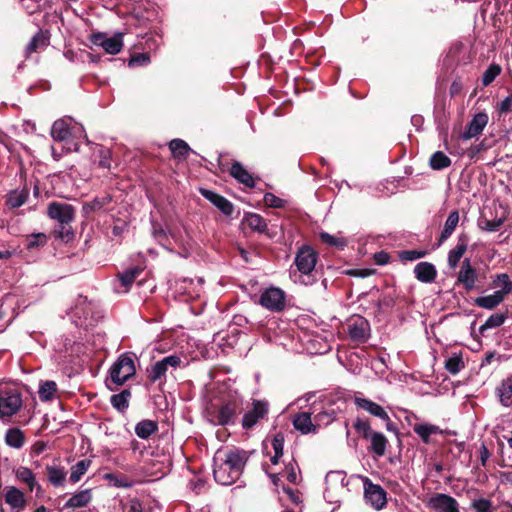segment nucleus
I'll return each mask as SVG.
<instances>
[{"label":"nucleus","instance_id":"1","mask_svg":"<svg viewBox=\"0 0 512 512\" xmlns=\"http://www.w3.org/2000/svg\"><path fill=\"white\" fill-rule=\"evenodd\" d=\"M248 459V453L237 448L225 452L224 458L215 457L213 469L215 481L221 485L235 483L243 473Z\"/></svg>","mask_w":512,"mask_h":512},{"label":"nucleus","instance_id":"2","mask_svg":"<svg viewBox=\"0 0 512 512\" xmlns=\"http://www.w3.org/2000/svg\"><path fill=\"white\" fill-rule=\"evenodd\" d=\"M47 215L58 222V227L53 231L55 238L65 243L74 239L75 233L70 225L75 218V208L72 205L53 201L47 207Z\"/></svg>","mask_w":512,"mask_h":512},{"label":"nucleus","instance_id":"3","mask_svg":"<svg viewBox=\"0 0 512 512\" xmlns=\"http://www.w3.org/2000/svg\"><path fill=\"white\" fill-rule=\"evenodd\" d=\"M317 260V251L309 245H302L296 253L294 263L298 271L308 277V280H303L305 285H311L315 281V279L310 278L315 271Z\"/></svg>","mask_w":512,"mask_h":512},{"label":"nucleus","instance_id":"4","mask_svg":"<svg viewBox=\"0 0 512 512\" xmlns=\"http://www.w3.org/2000/svg\"><path fill=\"white\" fill-rule=\"evenodd\" d=\"M243 411V401L239 398H231L222 403L213 417L217 425H234L237 417Z\"/></svg>","mask_w":512,"mask_h":512},{"label":"nucleus","instance_id":"5","mask_svg":"<svg viewBox=\"0 0 512 512\" xmlns=\"http://www.w3.org/2000/svg\"><path fill=\"white\" fill-rule=\"evenodd\" d=\"M111 381L120 386L136 373L134 361L131 356L122 354L110 368Z\"/></svg>","mask_w":512,"mask_h":512},{"label":"nucleus","instance_id":"6","mask_svg":"<svg viewBox=\"0 0 512 512\" xmlns=\"http://www.w3.org/2000/svg\"><path fill=\"white\" fill-rule=\"evenodd\" d=\"M456 284H460L466 291L473 289H479L482 287L480 275L476 268L472 266L469 258H465L460 266V270L457 273Z\"/></svg>","mask_w":512,"mask_h":512},{"label":"nucleus","instance_id":"7","mask_svg":"<svg viewBox=\"0 0 512 512\" xmlns=\"http://www.w3.org/2000/svg\"><path fill=\"white\" fill-rule=\"evenodd\" d=\"M22 406L21 393L16 389H0V418L16 414Z\"/></svg>","mask_w":512,"mask_h":512},{"label":"nucleus","instance_id":"8","mask_svg":"<svg viewBox=\"0 0 512 512\" xmlns=\"http://www.w3.org/2000/svg\"><path fill=\"white\" fill-rule=\"evenodd\" d=\"M259 304L272 312L283 311L286 306L285 292L277 287L267 288L260 295Z\"/></svg>","mask_w":512,"mask_h":512},{"label":"nucleus","instance_id":"9","mask_svg":"<svg viewBox=\"0 0 512 512\" xmlns=\"http://www.w3.org/2000/svg\"><path fill=\"white\" fill-rule=\"evenodd\" d=\"M364 499L374 509L381 510L387 503V493L378 484H374L368 477L363 480Z\"/></svg>","mask_w":512,"mask_h":512},{"label":"nucleus","instance_id":"10","mask_svg":"<svg viewBox=\"0 0 512 512\" xmlns=\"http://www.w3.org/2000/svg\"><path fill=\"white\" fill-rule=\"evenodd\" d=\"M347 333L353 342L365 343L370 336V323L366 318L355 315L347 323Z\"/></svg>","mask_w":512,"mask_h":512},{"label":"nucleus","instance_id":"11","mask_svg":"<svg viewBox=\"0 0 512 512\" xmlns=\"http://www.w3.org/2000/svg\"><path fill=\"white\" fill-rule=\"evenodd\" d=\"M78 132H81L79 127L72 125V118H61L56 120L51 128V136L55 141H67Z\"/></svg>","mask_w":512,"mask_h":512},{"label":"nucleus","instance_id":"12","mask_svg":"<svg viewBox=\"0 0 512 512\" xmlns=\"http://www.w3.org/2000/svg\"><path fill=\"white\" fill-rule=\"evenodd\" d=\"M252 409L247 411L242 418V427L245 430L252 429L260 420L268 415V404L261 400H254Z\"/></svg>","mask_w":512,"mask_h":512},{"label":"nucleus","instance_id":"13","mask_svg":"<svg viewBox=\"0 0 512 512\" xmlns=\"http://www.w3.org/2000/svg\"><path fill=\"white\" fill-rule=\"evenodd\" d=\"M181 364V359L177 355H170L164 357L162 360L157 361L148 370V379L150 382L155 383L165 377L168 367L177 368Z\"/></svg>","mask_w":512,"mask_h":512},{"label":"nucleus","instance_id":"14","mask_svg":"<svg viewBox=\"0 0 512 512\" xmlns=\"http://www.w3.org/2000/svg\"><path fill=\"white\" fill-rule=\"evenodd\" d=\"M427 506L435 512H460L457 500L443 493H437L432 496Z\"/></svg>","mask_w":512,"mask_h":512},{"label":"nucleus","instance_id":"15","mask_svg":"<svg viewBox=\"0 0 512 512\" xmlns=\"http://www.w3.org/2000/svg\"><path fill=\"white\" fill-rule=\"evenodd\" d=\"M93 43L112 55L118 54L123 48V39L120 33L109 38L102 33L96 34L93 37Z\"/></svg>","mask_w":512,"mask_h":512},{"label":"nucleus","instance_id":"16","mask_svg":"<svg viewBox=\"0 0 512 512\" xmlns=\"http://www.w3.org/2000/svg\"><path fill=\"white\" fill-rule=\"evenodd\" d=\"M199 192L205 199L217 207L224 215H232L234 211V205L228 199L207 188H200Z\"/></svg>","mask_w":512,"mask_h":512},{"label":"nucleus","instance_id":"17","mask_svg":"<svg viewBox=\"0 0 512 512\" xmlns=\"http://www.w3.org/2000/svg\"><path fill=\"white\" fill-rule=\"evenodd\" d=\"M469 240L470 238L467 233L463 232L459 234L457 245L448 253V265L450 268L454 269L457 267L461 258L467 251Z\"/></svg>","mask_w":512,"mask_h":512},{"label":"nucleus","instance_id":"18","mask_svg":"<svg viewBox=\"0 0 512 512\" xmlns=\"http://www.w3.org/2000/svg\"><path fill=\"white\" fill-rule=\"evenodd\" d=\"M488 119V115L485 112L476 113L468 123L462 138L468 140L481 134L488 123Z\"/></svg>","mask_w":512,"mask_h":512},{"label":"nucleus","instance_id":"19","mask_svg":"<svg viewBox=\"0 0 512 512\" xmlns=\"http://www.w3.org/2000/svg\"><path fill=\"white\" fill-rule=\"evenodd\" d=\"M243 223L253 231L265 234L269 238H273L275 236V234L270 232L268 229L266 220L257 213H246L244 215Z\"/></svg>","mask_w":512,"mask_h":512},{"label":"nucleus","instance_id":"20","mask_svg":"<svg viewBox=\"0 0 512 512\" xmlns=\"http://www.w3.org/2000/svg\"><path fill=\"white\" fill-rule=\"evenodd\" d=\"M354 403L358 408L367 411L369 414L378 417L381 420H388V413L384 410L382 406H380L376 402H373L372 400L367 398L356 396L354 399Z\"/></svg>","mask_w":512,"mask_h":512},{"label":"nucleus","instance_id":"21","mask_svg":"<svg viewBox=\"0 0 512 512\" xmlns=\"http://www.w3.org/2000/svg\"><path fill=\"white\" fill-rule=\"evenodd\" d=\"M229 174L237 180L239 183L245 185L248 188L255 186V181L252 174L244 168L239 161H234L229 168Z\"/></svg>","mask_w":512,"mask_h":512},{"label":"nucleus","instance_id":"22","mask_svg":"<svg viewBox=\"0 0 512 512\" xmlns=\"http://www.w3.org/2000/svg\"><path fill=\"white\" fill-rule=\"evenodd\" d=\"M5 502L12 508L18 511L23 510L27 505L25 494L14 486L6 487Z\"/></svg>","mask_w":512,"mask_h":512},{"label":"nucleus","instance_id":"23","mask_svg":"<svg viewBox=\"0 0 512 512\" xmlns=\"http://www.w3.org/2000/svg\"><path fill=\"white\" fill-rule=\"evenodd\" d=\"M414 274L422 283H433L437 277V270L430 262H419L414 267Z\"/></svg>","mask_w":512,"mask_h":512},{"label":"nucleus","instance_id":"24","mask_svg":"<svg viewBox=\"0 0 512 512\" xmlns=\"http://www.w3.org/2000/svg\"><path fill=\"white\" fill-rule=\"evenodd\" d=\"M112 200L113 196L111 194H105L103 196L93 198L90 202H85L82 206L83 216L85 218H89L92 213L100 211L109 205Z\"/></svg>","mask_w":512,"mask_h":512},{"label":"nucleus","instance_id":"25","mask_svg":"<svg viewBox=\"0 0 512 512\" xmlns=\"http://www.w3.org/2000/svg\"><path fill=\"white\" fill-rule=\"evenodd\" d=\"M293 426L302 434L316 432L319 427V425L313 424L311 414L309 412H299L295 414L293 417Z\"/></svg>","mask_w":512,"mask_h":512},{"label":"nucleus","instance_id":"26","mask_svg":"<svg viewBox=\"0 0 512 512\" xmlns=\"http://www.w3.org/2000/svg\"><path fill=\"white\" fill-rule=\"evenodd\" d=\"M506 291H495L491 295L480 296L474 299V305L487 310H493L505 299Z\"/></svg>","mask_w":512,"mask_h":512},{"label":"nucleus","instance_id":"27","mask_svg":"<svg viewBox=\"0 0 512 512\" xmlns=\"http://www.w3.org/2000/svg\"><path fill=\"white\" fill-rule=\"evenodd\" d=\"M496 395L501 405L504 407L512 406V377H507L501 381L500 385L496 388Z\"/></svg>","mask_w":512,"mask_h":512},{"label":"nucleus","instance_id":"28","mask_svg":"<svg viewBox=\"0 0 512 512\" xmlns=\"http://www.w3.org/2000/svg\"><path fill=\"white\" fill-rule=\"evenodd\" d=\"M369 451L377 457H382L386 453V447L388 445V439L381 432H374L370 437Z\"/></svg>","mask_w":512,"mask_h":512},{"label":"nucleus","instance_id":"29","mask_svg":"<svg viewBox=\"0 0 512 512\" xmlns=\"http://www.w3.org/2000/svg\"><path fill=\"white\" fill-rule=\"evenodd\" d=\"M459 223V212L457 210H453L450 212L447 217L444 228L438 239V246H440L444 241H446L455 231L457 225Z\"/></svg>","mask_w":512,"mask_h":512},{"label":"nucleus","instance_id":"30","mask_svg":"<svg viewBox=\"0 0 512 512\" xmlns=\"http://www.w3.org/2000/svg\"><path fill=\"white\" fill-rule=\"evenodd\" d=\"M92 500L90 489L81 490L71 496L65 503L64 508H82L85 507Z\"/></svg>","mask_w":512,"mask_h":512},{"label":"nucleus","instance_id":"31","mask_svg":"<svg viewBox=\"0 0 512 512\" xmlns=\"http://www.w3.org/2000/svg\"><path fill=\"white\" fill-rule=\"evenodd\" d=\"M413 431L421 438L425 444H429L431 442L430 436L432 434L442 433L438 426L429 423L415 424L413 425Z\"/></svg>","mask_w":512,"mask_h":512},{"label":"nucleus","instance_id":"32","mask_svg":"<svg viewBox=\"0 0 512 512\" xmlns=\"http://www.w3.org/2000/svg\"><path fill=\"white\" fill-rule=\"evenodd\" d=\"M25 434L17 427H13L7 430L5 434V443L15 449H20L25 444Z\"/></svg>","mask_w":512,"mask_h":512},{"label":"nucleus","instance_id":"33","mask_svg":"<svg viewBox=\"0 0 512 512\" xmlns=\"http://www.w3.org/2000/svg\"><path fill=\"white\" fill-rule=\"evenodd\" d=\"M29 189L24 187L21 190H13L7 195L6 204L12 208L21 207L28 199Z\"/></svg>","mask_w":512,"mask_h":512},{"label":"nucleus","instance_id":"34","mask_svg":"<svg viewBox=\"0 0 512 512\" xmlns=\"http://www.w3.org/2000/svg\"><path fill=\"white\" fill-rule=\"evenodd\" d=\"M46 473L49 482L53 486H63L66 478V471L63 467H57L54 465L46 466Z\"/></svg>","mask_w":512,"mask_h":512},{"label":"nucleus","instance_id":"35","mask_svg":"<svg viewBox=\"0 0 512 512\" xmlns=\"http://www.w3.org/2000/svg\"><path fill=\"white\" fill-rule=\"evenodd\" d=\"M169 148L173 157L178 160L186 159L191 151L189 145L184 140L178 138L170 141Z\"/></svg>","mask_w":512,"mask_h":512},{"label":"nucleus","instance_id":"36","mask_svg":"<svg viewBox=\"0 0 512 512\" xmlns=\"http://www.w3.org/2000/svg\"><path fill=\"white\" fill-rule=\"evenodd\" d=\"M158 430V423L153 420H142L135 427V433L142 439H148Z\"/></svg>","mask_w":512,"mask_h":512},{"label":"nucleus","instance_id":"37","mask_svg":"<svg viewBox=\"0 0 512 512\" xmlns=\"http://www.w3.org/2000/svg\"><path fill=\"white\" fill-rule=\"evenodd\" d=\"M142 272H143L142 268H140L138 266H134V267L127 269L123 273H119L118 278H119L122 286H124L126 289H129V287L134 283V281L137 279V277Z\"/></svg>","mask_w":512,"mask_h":512},{"label":"nucleus","instance_id":"38","mask_svg":"<svg viewBox=\"0 0 512 512\" xmlns=\"http://www.w3.org/2000/svg\"><path fill=\"white\" fill-rule=\"evenodd\" d=\"M57 392V384L54 381L47 380L40 384L39 398L43 402L51 401Z\"/></svg>","mask_w":512,"mask_h":512},{"label":"nucleus","instance_id":"39","mask_svg":"<svg viewBox=\"0 0 512 512\" xmlns=\"http://www.w3.org/2000/svg\"><path fill=\"white\" fill-rule=\"evenodd\" d=\"M491 286L494 288L500 287L498 291H506L505 297L512 293V281L510 280V276L507 273L497 274L493 278Z\"/></svg>","mask_w":512,"mask_h":512},{"label":"nucleus","instance_id":"40","mask_svg":"<svg viewBox=\"0 0 512 512\" xmlns=\"http://www.w3.org/2000/svg\"><path fill=\"white\" fill-rule=\"evenodd\" d=\"M16 478L22 483H25L31 492L37 485L34 473L27 467H19L16 470Z\"/></svg>","mask_w":512,"mask_h":512},{"label":"nucleus","instance_id":"41","mask_svg":"<svg viewBox=\"0 0 512 512\" xmlns=\"http://www.w3.org/2000/svg\"><path fill=\"white\" fill-rule=\"evenodd\" d=\"M505 320L506 315L504 313L492 314L488 317L485 323L480 326L479 333L484 335L487 330L500 327Z\"/></svg>","mask_w":512,"mask_h":512},{"label":"nucleus","instance_id":"42","mask_svg":"<svg viewBox=\"0 0 512 512\" xmlns=\"http://www.w3.org/2000/svg\"><path fill=\"white\" fill-rule=\"evenodd\" d=\"M429 163L433 170H442L451 165V159L442 151H436L430 157Z\"/></svg>","mask_w":512,"mask_h":512},{"label":"nucleus","instance_id":"43","mask_svg":"<svg viewBox=\"0 0 512 512\" xmlns=\"http://www.w3.org/2000/svg\"><path fill=\"white\" fill-rule=\"evenodd\" d=\"M91 465V460L83 459L71 467L70 481L72 483L78 482L81 477L87 472Z\"/></svg>","mask_w":512,"mask_h":512},{"label":"nucleus","instance_id":"44","mask_svg":"<svg viewBox=\"0 0 512 512\" xmlns=\"http://www.w3.org/2000/svg\"><path fill=\"white\" fill-rule=\"evenodd\" d=\"M353 428L356 430L358 435L365 440H368L369 437L375 432L371 429V425L368 419L357 418L353 423Z\"/></svg>","mask_w":512,"mask_h":512},{"label":"nucleus","instance_id":"45","mask_svg":"<svg viewBox=\"0 0 512 512\" xmlns=\"http://www.w3.org/2000/svg\"><path fill=\"white\" fill-rule=\"evenodd\" d=\"M444 367L450 374L455 375L459 373L465 365L462 356L454 354L445 360Z\"/></svg>","mask_w":512,"mask_h":512},{"label":"nucleus","instance_id":"46","mask_svg":"<svg viewBox=\"0 0 512 512\" xmlns=\"http://www.w3.org/2000/svg\"><path fill=\"white\" fill-rule=\"evenodd\" d=\"M320 240L330 246L336 247L339 250H343L347 246V240L343 237H336L327 232H321L319 234Z\"/></svg>","mask_w":512,"mask_h":512},{"label":"nucleus","instance_id":"47","mask_svg":"<svg viewBox=\"0 0 512 512\" xmlns=\"http://www.w3.org/2000/svg\"><path fill=\"white\" fill-rule=\"evenodd\" d=\"M47 243V236L44 233H35L26 237V248L29 250L43 247Z\"/></svg>","mask_w":512,"mask_h":512},{"label":"nucleus","instance_id":"48","mask_svg":"<svg viewBox=\"0 0 512 512\" xmlns=\"http://www.w3.org/2000/svg\"><path fill=\"white\" fill-rule=\"evenodd\" d=\"M501 67L498 64H491L482 75V84L488 86L500 74Z\"/></svg>","mask_w":512,"mask_h":512},{"label":"nucleus","instance_id":"49","mask_svg":"<svg viewBox=\"0 0 512 512\" xmlns=\"http://www.w3.org/2000/svg\"><path fill=\"white\" fill-rule=\"evenodd\" d=\"M471 508L475 512H494L492 501L486 498L474 499L471 503Z\"/></svg>","mask_w":512,"mask_h":512},{"label":"nucleus","instance_id":"50","mask_svg":"<svg viewBox=\"0 0 512 512\" xmlns=\"http://www.w3.org/2000/svg\"><path fill=\"white\" fill-rule=\"evenodd\" d=\"M427 254V250H403L398 255L401 261H415L424 258Z\"/></svg>","mask_w":512,"mask_h":512},{"label":"nucleus","instance_id":"51","mask_svg":"<svg viewBox=\"0 0 512 512\" xmlns=\"http://www.w3.org/2000/svg\"><path fill=\"white\" fill-rule=\"evenodd\" d=\"M150 63V55L148 53H135L132 54L128 66L129 67H137V66H146Z\"/></svg>","mask_w":512,"mask_h":512},{"label":"nucleus","instance_id":"52","mask_svg":"<svg viewBox=\"0 0 512 512\" xmlns=\"http://www.w3.org/2000/svg\"><path fill=\"white\" fill-rule=\"evenodd\" d=\"M263 201L266 206L272 208H284L286 205V200L281 199L270 192L264 194Z\"/></svg>","mask_w":512,"mask_h":512},{"label":"nucleus","instance_id":"53","mask_svg":"<svg viewBox=\"0 0 512 512\" xmlns=\"http://www.w3.org/2000/svg\"><path fill=\"white\" fill-rule=\"evenodd\" d=\"M106 478L118 488H130L132 486V482L126 476L119 477L115 474H107Z\"/></svg>","mask_w":512,"mask_h":512},{"label":"nucleus","instance_id":"54","mask_svg":"<svg viewBox=\"0 0 512 512\" xmlns=\"http://www.w3.org/2000/svg\"><path fill=\"white\" fill-rule=\"evenodd\" d=\"M46 45V40L41 34L35 35L26 47L27 54H31L37 50L38 47Z\"/></svg>","mask_w":512,"mask_h":512},{"label":"nucleus","instance_id":"55","mask_svg":"<svg viewBox=\"0 0 512 512\" xmlns=\"http://www.w3.org/2000/svg\"><path fill=\"white\" fill-rule=\"evenodd\" d=\"M99 162L98 165L101 168H111V152L109 149L101 148L98 151Z\"/></svg>","mask_w":512,"mask_h":512},{"label":"nucleus","instance_id":"56","mask_svg":"<svg viewBox=\"0 0 512 512\" xmlns=\"http://www.w3.org/2000/svg\"><path fill=\"white\" fill-rule=\"evenodd\" d=\"M505 220H506L505 216L496 218L493 220H485L483 228L489 232H496L502 227Z\"/></svg>","mask_w":512,"mask_h":512},{"label":"nucleus","instance_id":"57","mask_svg":"<svg viewBox=\"0 0 512 512\" xmlns=\"http://www.w3.org/2000/svg\"><path fill=\"white\" fill-rule=\"evenodd\" d=\"M284 434L282 432H277L271 441L274 453L276 454H283L284 449Z\"/></svg>","mask_w":512,"mask_h":512},{"label":"nucleus","instance_id":"58","mask_svg":"<svg viewBox=\"0 0 512 512\" xmlns=\"http://www.w3.org/2000/svg\"><path fill=\"white\" fill-rule=\"evenodd\" d=\"M295 464H296L295 461L289 462L288 464H286L284 472L282 473V475L285 476L286 479L292 484L298 483V481H297L298 477H297V474L295 471V466H294Z\"/></svg>","mask_w":512,"mask_h":512},{"label":"nucleus","instance_id":"59","mask_svg":"<svg viewBox=\"0 0 512 512\" xmlns=\"http://www.w3.org/2000/svg\"><path fill=\"white\" fill-rule=\"evenodd\" d=\"M110 402L115 409L121 412L125 411L129 406V402L122 398L120 394L112 395Z\"/></svg>","mask_w":512,"mask_h":512},{"label":"nucleus","instance_id":"60","mask_svg":"<svg viewBox=\"0 0 512 512\" xmlns=\"http://www.w3.org/2000/svg\"><path fill=\"white\" fill-rule=\"evenodd\" d=\"M152 233H153V236L158 240V241H162V240H167V234L164 230V228L162 227V225L158 222H152Z\"/></svg>","mask_w":512,"mask_h":512},{"label":"nucleus","instance_id":"61","mask_svg":"<svg viewBox=\"0 0 512 512\" xmlns=\"http://www.w3.org/2000/svg\"><path fill=\"white\" fill-rule=\"evenodd\" d=\"M374 273L371 269H349L345 271L346 275L358 278H366Z\"/></svg>","mask_w":512,"mask_h":512},{"label":"nucleus","instance_id":"62","mask_svg":"<svg viewBox=\"0 0 512 512\" xmlns=\"http://www.w3.org/2000/svg\"><path fill=\"white\" fill-rule=\"evenodd\" d=\"M395 304V300L392 296L385 295L377 302L378 310L380 311L383 307H393Z\"/></svg>","mask_w":512,"mask_h":512},{"label":"nucleus","instance_id":"63","mask_svg":"<svg viewBox=\"0 0 512 512\" xmlns=\"http://www.w3.org/2000/svg\"><path fill=\"white\" fill-rule=\"evenodd\" d=\"M390 255L387 252L380 251L374 254V261L378 265H385L389 263Z\"/></svg>","mask_w":512,"mask_h":512},{"label":"nucleus","instance_id":"64","mask_svg":"<svg viewBox=\"0 0 512 512\" xmlns=\"http://www.w3.org/2000/svg\"><path fill=\"white\" fill-rule=\"evenodd\" d=\"M512 108V98H504V100L499 104V112L506 113L510 111Z\"/></svg>","mask_w":512,"mask_h":512}]
</instances>
